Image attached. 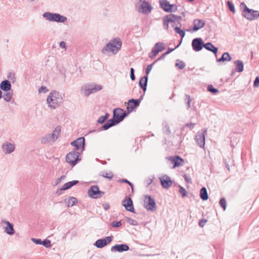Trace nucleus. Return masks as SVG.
<instances>
[{
    "label": "nucleus",
    "instance_id": "nucleus-1",
    "mask_svg": "<svg viewBox=\"0 0 259 259\" xmlns=\"http://www.w3.org/2000/svg\"><path fill=\"white\" fill-rule=\"evenodd\" d=\"M64 96L56 90L52 91L46 100L49 108L55 110L58 108L64 102Z\"/></svg>",
    "mask_w": 259,
    "mask_h": 259
},
{
    "label": "nucleus",
    "instance_id": "nucleus-2",
    "mask_svg": "<svg viewBox=\"0 0 259 259\" xmlns=\"http://www.w3.org/2000/svg\"><path fill=\"white\" fill-rule=\"evenodd\" d=\"M127 115L123 109L121 108H116L113 110V119H109L107 122L102 126L104 130H107L110 127L118 124Z\"/></svg>",
    "mask_w": 259,
    "mask_h": 259
},
{
    "label": "nucleus",
    "instance_id": "nucleus-3",
    "mask_svg": "<svg viewBox=\"0 0 259 259\" xmlns=\"http://www.w3.org/2000/svg\"><path fill=\"white\" fill-rule=\"evenodd\" d=\"M121 46L122 41L121 39L118 37H116L111 39L103 47L102 50V53L106 54L107 52H109L115 54L121 49Z\"/></svg>",
    "mask_w": 259,
    "mask_h": 259
},
{
    "label": "nucleus",
    "instance_id": "nucleus-4",
    "mask_svg": "<svg viewBox=\"0 0 259 259\" xmlns=\"http://www.w3.org/2000/svg\"><path fill=\"white\" fill-rule=\"evenodd\" d=\"M135 9L139 13L148 15L151 12L153 7L147 0H138L135 4Z\"/></svg>",
    "mask_w": 259,
    "mask_h": 259
},
{
    "label": "nucleus",
    "instance_id": "nucleus-5",
    "mask_svg": "<svg viewBox=\"0 0 259 259\" xmlns=\"http://www.w3.org/2000/svg\"><path fill=\"white\" fill-rule=\"evenodd\" d=\"M102 89V85L96 84H88L83 85L80 89L81 94L84 97H88L91 94L95 93Z\"/></svg>",
    "mask_w": 259,
    "mask_h": 259
},
{
    "label": "nucleus",
    "instance_id": "nucleus-6",
    "mask_svg": "<svg viewBox=\"0 0 259 259\" xmlns=\"http://www.w3.org/2000/svg\"><path fill=\"white\" fill-rule=\"evenodd\" d=\"M240 7L243 9L242 15L248 20H253L259 18V11L249 9L245 3H242Z\"/></svg>",
    "mask_w": 259,
    "mask_h": 259
},
{
    "label": "nucleus",
    "instance_id": "nucleus-7",
    "mask_svg": "<svg viewBox=\"0 0 259 259\" xmlns=\"http://www.w3.org/2000/svg\"><path fill=\"white\" fill-rule=\"evenodd\" d=\"M61 131L60 126H57L52 134H47L41 139L42 144H47L55 142L59 137Z\"/></svg>",
    "mask_w": 259,
    "mask_h": 259
},
{
    "label": "nucleus",
    "instance_id": "nucleus-8",
    "mask_svg": "<svg viewBox=\"0 0 259 259\" xmlns=\"http://www.w3.org/2000/svg\"><path fill=\"white\" fill-rule=\"evenodd\" d=\"M80 155V152L72 151L66 155V160L71 166H74L76 164L77 161L80 160L79 158Z\"/></svg>",
    "mask_w": 259,
    "mask_h": 259
},
{
    "label": "nucleus",
    "instance_id": "nucleus-9",
    "mask_svg": "<svg viewBox=\"0 0 259 259\" xmlns=\"http://www.w3.org/2000/svg\"><path fill=\"white\" fill-rule=\"evenodd\" d=\"M144 206L148 210L155 211L156 209V205L154 199L149 195L145 196Z\"/></svg>",
    "mask_w": 259,
    "mask_h": 259
},
{
    "label": "nucleus",
    "instance_id": "nucleus-10",
    "mask_svg": "<svg viewBox=\"0 0 259 259\" xmlns=\"http://www.w3.org/2000/svg\"><path fill=\"white\" fill-rule=\"evenodd\" d=\"M104 193V192L100 191L99 187L97 185L92 186L88 192L89 196L94 199L101 198Z\"/></svg>",
    "mask_w": 259,
    "mask_h": 259
},
{
    "label": "nucleus",
    "instance_id": "nucleus-11",
    "mask_svg": "<svg viewBox=\"0 0 259 259\" xmlns=\"http://www.w3.org/2000/svg\"><path fill=\"white\" fill-rule=\"evenodd\" d=\"M165 48V45L164 43L162 42L156 43L149 55V58L154 59L159 52H162Z\"/></svg>",
    "mask_w": 259,
    "mask_h": 259
},
{
    "label": "nucleus",
    "instance_id": "nucleus-12",
    "mask_svg": "<svg viewBox=\"0 0 259 259\" xmlns=\"http://www.w3.org/2000/svg\"><path fill=\"white\" fill-rule=\"evenodd\" d=\"M84 138L80 137L71 142V145L74 147L73 151L79 152L80 151V153H82L84 149Z\"/></svg>",
    "mask_w": 259,
    "mask_h": 259
},
{
    "label": "nucleus",
    "instance_id": "nucleus-13",
    "mask_svg": "<svg viewBox=\"0 0 259 259\" xmlns=\"http://www.w3.org/2000/svg\"><path fill=\"white\" fill-rule=\"evenodd\" d=\"M161 8L166 12L171 13L177 10V6L170 4L167 0H160Z\"/></svg>",
    "mask_w": 259,
    "mask_h": 259
},
{
    "label": "nucleus",
    "instance_id": "nucleus-14",
    "mask_svg": "<svg viewBox=\"0 0 259 259\" xmlns=\"http://www.w3.org/2000/svg\"><path fill=\"white\" fill-rule=\"evenodd\" d=\"M207 129H203L198 132L195 136V140L197 145L201 148L205 145V135L206 134Z\"/></svg>",
    "mask_w": 259,
    "mask_h": 259
},
{
    "label": "nucleus",
    "instance_id": "nucleus-15",
    "mask_svg": "<svg viewBox=\"0 0 259 259\" xmlns=\"http://www.w3.org/2000/svg\"><path fill=\"white\" fill-rule=\"evenodd\" d=\"M113 239V236H107L103 239L97 240L94 245L99 248H102L105 246L107 244L110 243Z\"/></svg>",
    "mask_w": 259,
    "mask_h": 259
},
{
    "label": "nucleus",
    "instance_id": "nucleus-16",
    "mask_svg": "<svg viewBox=\"0 0 259 259\" xmlns=\"http://www.w3.org/2000/svg\"><path fill=\"white\" fill-rule=\"evenodd\" d=\"M204 45L201 38H194L192 42L193 49L196 52L201 50Z\"/></svg>",
    "mask_w": 259,
    "mask_h": 259
},
{
    "label": "nucleus",
    "instance_id": "nucleus-17",
    "mask_svg": "<svg viewBox=\"0 0 259 259\" xmlns=\"http://www.w3.org/2000/svg\"><path fill=\"white\" fill-rule=\"evenodd\" d=\"M130 249L128 246L125 244H117L112 246L111 248L112 252H121L128 250Z\"/></svg>",
    "mask_w": 259,
    "mask_h": 259
},
{
    "label": "nucleus",
    "instance_id": "nucleus-18",
    "mask_svg": "<svg viewBox=\"0 0 259 259\" xmlns=\"http://www.w3.org/2000/svg\"><path fill=\"white\" fill-rule=\"evenodd\" d=\"M166 17L167 18L168 21L170 22L172 27H175V23L178 22V24L181 26L180 20L182 19V16L175 15L174 14H169L167 15Z\"/></svg>",
    "mask_w": 259,
    "mask_h": 259
},
{
    "label": "nucleus",
    "instance_id": "nucleus-19",
    "mask_svg": "<svg viewBox=\"0 0 259 259\" xmlns=\"http://www.w3.org/2000/svg\"><path fill=\"white\" fill-rule=\"evenodd\" d=\"M2 149L6 154H10L14 151L15 146L12 143L6 142L3 144Z\"/></svg>",
    "mask_w": 259,
    "mask_h": 259
},
{
    "label": "nucleus",
    "instance_id": "nucleus-20",
    "mask_svg": "<svg viewBox=\"0 0 259 259\" xmlns=\"http://www.w3.org/2000/svg\"><path fill=\"white\" fill-rule=\"evenodd\" d=\"M193 24L194 25L193 31H196L205 26V22L203 20L196 19L194 20Z\"/></svg>",
    "mask_w": 259,
    "mask_h": 259
},
{
    "label": "nucleus",
    "instance_id": "nucleus-21",
    "mask_svg": "<svg viewBox=\"0 0 259 259\" xmlns=\"http://www.w3.org/2000/svg\"><path fill=\"white\" fill-rule=\"evenodd\" d=\"M3 223L6 225V227H4L5 232L8 235H13L15 233L13 224L7 221H3Z\"/></svg>",
    "mask_w": 259,
    "mask_h": 259
},
{
    "label": "nucleus",
    "instance_id": "nucleus-22",
    "mask_svg": "<svg viewBox=\"0 0 259 259\" xmlns=\"http://www.w3.org/2000/svg\"><path fill=\"white\" fill-rule=\"evenodd\" d=\"M122 204L126 210L132 212H134L133 201L131 198L123 200L122 202Z\"/></svg>",
    "mask_w": 259,
    "mask_h": 259
},
{
    "label": "nucleus",
    "instance_id": "nucleus-23",
    "mask_svg": "<svg viewBox=\"0 0 259 259\" xmlns=\"http://www.w3.org/2000/svg\"><path fill=\"white\" fill-rule=\"evenodd\" d=\"M141 101V99H130L128 101V106L127 107L128 112L132 111L135 108L139 106Z\"/></svg>",
    "mask_w": 259,
    "mask_h": 259
},
{
    "label": "nucleus",
    "instance_id": "nucleus-24",
    "mask_svg": "<svg viewBox=\"0 0 259 259\" xmlns=\"http://www.w3.org/2000/svg\"><path fill=\"white\" fill-rule=\"evenodd\" d=\"M162 187L165 189L169 188L172 185V182L169 177L164 176L160 179Z\"/></svg>",
    "mask_w": 259,
    "mask_h": 259
},
{
    "label": "nucleus",
    "instance_id": "nucleus-25",
    "mask_svg": "<svg viewBox=\"0 0 259 259\" xmlns=\"http://www.w3.org/2000/svg\"><path fill=\"white\" fill-rule=\"evenodd\" d=\"M58 13H53L50 12H45L42 16L49 21L56 22Z\"/></svg>",
    "mask_w": 259,
    "mask_h": 259
},
{
    "label": "nucleus",
    "instance_id": "nucleus-26",
    "mask_svg": "<svg viewBox=\"0 0 259 259\" xmlns=\"http://www.w3.org/2000/svg\"><path fill=\"white\" fill-rule=\"evenodd\" d=\"M11 84L8 80H5L0 83V89L5 92L11 91Z\"/></svg>",
    "mask_w": 259,
    "mask_h": 259
},
{
    "label": "nucleus",
    "instance_id": "nucleus-27",
    "mask_svg": "<svg viewBox=\"0 0 259 259\" xmlns=\"http://www.w3.org/2000/svg\"><path fill=\"white\" fill-rule=\"evenodd\" d=\"M170 160L174 163V168L182 165L184 160L179 156L171 157Z\"/></svg>",
    "mask_w": 259,
    "mask_h": 259
},
{
    "label": "nucleus",
    "instance_id": "nucleus-28",
    "mask_svg": "<svg viewBox=\"0 0 259 259\" xmlns=\"http://www.w3.org/2000/svg\"><path fill=\"white\" fill-rule=\"evenodd\" d=\"M204 47L208 51L212 52L215 56L218 51V49L214 47L211 42L205 44Z\"/></svg>",
    "mask_w": 259,
    "mask_h": 259
},
{
    "label": "nucleus",
    "instance_id": "nucleus-29",
    "mask_svg": "<svg viewBox=\"0 0 259 259\" xmlns=\"http://www.w3.org/2000/svg\"><path fill=\"white\" fill-rule=\"evenodd\" d=\"M64 202L67 206L69 207L74 205L77 202V200L74 197H69L68 199H65L64 200Z\"/></svg>",
    "mask_w": 259,
    "mask_h": 259
},
{
    "label": "nucleus",
    "instance_id": "nucleus-30",
    "mask_svg": "<svg viewBox=\"0 0 259 259\" xmlns=\"http://www.w3.org/2000/svg\"><path fill=\"white\" fill-rule=\"evenodd\" d=\"M148 76H145L142 77L139 81V85L141 88L145 91L146 90V87L147 85Z\"/></svg>",
    "mask_w": 259,
    "mask_h": 259
},
{
    "label": "nucleus",
    "instance_id": "nucleus-31",
    "mask_svg": "<svg viewBox=\"0 0 259 259\" xmlns=\"http://www.w3.org/2000/svg\"><path fill=\"white\" fill-rule=\"evenodd\" d=\"M235 65V71L241 72L243 70V63L241 60H237L234 62Z\"/></svg>",
    "mask_w": 259,
    "mask_h": 259
},
{
    "label": "nucleus",
    "instance_id": "nucleus-32",
    "mask_svg": "<svg viewBox=\"0 0 259 259\" xmlns=\"http://www.w3.org/2000/svg\"><path fill=\"white\" fill-rule=\"evenodd\" d=\"M232 59L231 57L230 56L229 54L227 52L224 53L221 58L217 60V62H221L224 61H230Z\"/></svg>",
    "mask_w": 259,
    "mask_h": 259
},
{
    "label": "nucleus",
    "instance_id": "nucleus-33",
    "mask_svg": "<svg viewBox=\"0 0 259 259\" xmlns=\"http://www.w3.org/2000/svg\"><path fill=\"white\" fill-rule=\"evenodd\" d=\"M78 183V181L77 180H73L68 183H65L62 187V189L64 190L69 189L72 186Z\"/></svg>",
    "mask_w": 259,
    "mask_h": 259
},
{
    "label": "nucleus",
    "instance_id": "nucleus-34",
    "mask_svg": "<svg viewBox=\"0 0 259 259\" xmlns=\"http://www.w3.org/2000/svg\"><path fill=\"white\" fill-rule=\"evenodd\" d=\"M200 196L202 200H206L208 199V194L206 188L202 187L200 190Z\"/></svg>",
    "mask_w": 259,
    "mask_h": 259
},
{
    "label": "nucleus",
    "instance_id": "nucleus-35",
    "mask_svg": "<svg viewBox=\"0 0 259 259\" xmlns=\"http://www.w3.org/2000/svg\"><path fill=\"white\" fill-rule=\"evenodd\" d=\"M13 95V93L12 91H8L6 93L4 94V96L2 97L5 101L7 102H9L11 100V98Z\"/></svg>",
    "mask_w": 259,
    "mask_h": 259
},
{
    "label": "nucleus",
    "instance_id": "nucleus-36",
    "mask_svg": "<svg viewBox=\"0 0 259 259\" xmlns=\"http://www.w3.org/2000/svg\"><path fill=\"white\" fill-rule=\"evenodd\" d=\"M163 125V132L166 135H169L170 134V130L169 127L166 122L164 121L162 123Z\"/></svg>",
    "mask_w": 259,
    "mask_h": 259
},
{
    "label": "nucleus",
    "instance_id": "nucleus-37",
    "mask_svg": "<svg viewBox=\"0 0 259 259\" xmlns=\"http://www.w3.org/2000/svg\"><path fill=\"white\" fill-rule=\"evenodd\" d=\"M174 29L175 31V32L177 33H178L180 35V36L182 37V38H183L185 35V32L181 30L180 27H179L178 26L174 27Z\"/></svg>",
    "mask_w": 259,
    "mask_h": 259
},
{
    "label": "nucleus",
    "instance_id": "nucleus-38",
    "mask_svg": "<svg viewBox=\"0 0 259 259\" xmlns=\"http://www.w3.org/2000/svg\"><path fill=\"white\" fill-rule=\"evenodd\" d=\"M67 20V18L59 14H57L56 22L64 23Z\"/></svg>",
    "mask_w": 259,
    "mask_h": 259
},
{
    "label": "nucleus",
    "instance_id": "nucleus-39",
    "mask_svg": "<svg viewBox=\"0 0 259 259\" xmlns=\"http://www.w3.org/2000/svg\"><path fill=\"white\" fill-rule=\"evenodd\" d=\"M176 66L178 67L180 69H183L185 66V64L183 61L180 60H177L176 63Z\"/></svg>",
    "mask_w": 259,
    "mask_h": 259
},
{
    "label": "nucleus",
    "instance_id": "nucleus-40",
    "mask_svg": "<svg viewBox=\"0 0 259 259\" xmlns=\"http://www.w3.org/2000/svg\"><path fill=\"white\" fill-rule=\"evenodd\" d=\"M219 204L223 208V210H225L226 209V201L225 198L223 197L220 199Z\"/></svg>",
    "mask_w": 259,
    "mask_h": 259
},
{
    "label": "nucleus",
    "instance_id": "nucleus-41",
    "mask_svg": "<svg viewBox=\"0 0 259 259\" xmlns=\"http://www.w3.org/2000/svg\"><path fill=\"white\" fill-rule=\"evenodd\" d=\"M102 176L110 180L113 178V174L112 172H109V173L107 172H103Z\"/></svg>",
    "mask_w": 259,
    "mask_h": 259
},
{
    "label": "nucleus",
    "instance_id": "nucleus-42",
    "mask_svg": "<svg viewBox=\"0 0 259 259\" xmlns=\"http://www.w3.org/2000/svg\"><path fill=\"white\" fill-rule=\"evenodd\" d=\"M227 3V5L228 6V8L229 9V10L231 12H232L233 13H235V7H234L233 4L232 2H231L230 1H228Z\"/></svg>",
    "mask_w": 259,
    "mask_h": 259
},
{
    "label": "nucleus",
    "instance_id": "nucleus-43",
    "mask_svg": "<svg viewBox=\"0 0 259 259\" xmlns=\"http://www.w3.org/2000/svg\"><path fill=\"white\" fill-rule=\"evenodd\" d=\"M207 90L213 93V94H216L219 92V91L218 89L213 88V87L212 85H208L207 87Z\"/></svg>",
    "mask_w": 259,
    "mask_h": 259
},
{
    "label": "nucleus",
    "instance_id": "nucleus-44",
    "mask_svg": "<svg viewBox=\"0 0 259 259\" xmlns=\"http://www.w3.org/2000/svg\"><path fill=\"white\" fill-rule=\"evenodd\" d=\"M179 192L183 197H185L187 195V191L182 186H179Z\"/></svg>",
    "mask_w": 259,
    "mask_h": 259
},
{
    "label": "nucleus",
    "instance_id": "nucleus-45",
    "mask_svg": "<svg viewBox=\"0 0 259 259\" xmlns=\"http://www.w3.org/2000/svg\"><path fill=\"white\" fill-rule=\"evenodd\" d=\"M185 101H187L186 105L187 109H189L190 107V103L191 102V99L189 95H185Z\"/></svg>",
    "mask_w": 259,
    "mask_h": 259
},
{
    "label": "nucleus",
    "instance_id": "nucleus-46",
    "mask_svg": "<svg viewBox=\"0 0 259 259\" xmlns=\"http://www.w3.org/2000/svg\"><path fill=\"white\" fill-rule=\"evenodd\" d=\"M121 221H120L118 222L113 221L111 225L113 227L117 228L121 226Z\"/></svg>",
    "mask_w": 259,
    "mask_h": 259
},
{
    "label": "nucleus",
    "instance_id": "nucleus-47",
    "mask_svg": "<svg viewBox=\"0 0 259 259\" xmlns=\"http://www.w3.org/2000/svg\"><path fill=\"white\" fill-rule=\"evenodd\" d=\"M127 223L133 226H137L138 224L137 221L131 218H127Z\"/></svg>",
    "mask_w": 259,
    "mask_h": 259
},
{
    "label": "nucleus",
    "instance_id": "nucleus-48",
    "mask_svg": "<svg viewBox=\"0 0 259 259\" xmlns=\"http://www.w3.org/2000/svg\"><path fill=\"white\" fill-rule=\"evenodd\" d=\"M170 23L169 21H168L167 18L165 17L163 19V25L165 29L167 30L168 29V24Z\"/></svg>",
    "mask_w": 259,
    "mask_h": 259
},
{
    "label": "nucleus",
    "instance_id": "nucleus-49",
    "mask_svg": "<svg viewBox=\"0 0 259 259\" xmlns=\"http://www.w3.org/2000/svg\"><path fill=\"white\" fill-rule=\"evenodd\" d=\"M8 78L11 80L13 82L15 81V74L12 72L9 73L8 75Z\"/></svg>",
    "mask_w": 259,
    "mask_h": 259
},
{
    "label": "nucleus",
    "instance_id": "nucleus-50",
    "mask_svg": "<svg viewBox=\"0 0 259 259\" xmlns=\"http://www.w3.org/2000/svg\"><path fill=\"white\" fill-rule=\"evenodd\" d=\"M154 63H155V62H154L153 64H150L147 66V67L146 69V76H148V75L150 72L151 70H152L153 66Z\"/></svg>",
    "mask_w": 259,
    "mask_h": 259
},
{
    "label": "nucleus",
    "instance_id": "nucleus-51",
    "mask_svg": "<svg viewBox=\"0 0 259 259\" xmlns=\"http://www.w3.org/2000/svg\"><path fill=\"white\" fill-rule=\"evenodd\" d=\"M41 244L46 247H49L51 246V241L49 240L46 239L42 241Z\"/></svg>",
    "mask_w": 259,
    "mask_h": 259
},
{
    "label": "nucleus",
    "instance_id": "nucleus-52",
    "mask_svg": "<svg viewBox=\"0 0 259 259\" xmlns=\"http://www.w3.org/2000/svg\"><path fill=\"white\" fill-rule=\"evenodd\" d=\"M48 91H49L48 89L45 86H41L39 89V90H38V92L39 93H47Z\"/></svg>",
    "mask_w": 259,
    "mask_h": 259
},
{
    "label": "nucleus",
    "instance_id": "nucleus-53",
    "mask_svg": "<svg viewBox=\"0 0 259 259\" xmlns=\"http://www.w3.org/2000/svg\"><path fill=\"white\" fill-rule=\"evenodd\" d=\"M130 76L132 80H135L136 77L134 74V69L133 68H131L130 69Z\"/></svg>",
    "mask_w": 259,
    "mask_h": 259
},
{
    "label": "nucleus",
    "instance_id": "nucleus-54",
    "mask_svg": "<svg viewBox=\"0 0 259 259\" xmlns=\"http://www.w3.org/2000/svg\"><path fill=\"white\" fill-rule=\"evenodd\" d=\"M181 44V41L174 49H171V48H168L167 51L166 52H165L166 54L168 55V54H169L170 53H171V52L174 51L176 49L178 48L180 46Z\"/></svg>",
    "mask_w": 259,
    "mask_h": 259
},
{
    "label": "nucleus",
    "instance_id": "nucleus-55",
    "mask_svg": "<svg viewBox=\"0 0 259 259\" xmlns=\"http://www.w3.org/2000/svg\"><path fill=\"white\" fill-rule=\"evenodd\" d=\"M253 85L254 87H259V77H256L254 81Z\"/></svg>",
    "mask_w": 259,
    "mask_h": 259
},
{
    "label": "nucleus",
    "instance_id": "nucleus-56",
    "mask_svg": "<svg viewBox=\"0 0 259 259\" xmlns=\"http://www.w3.org/2000/svg\"><path fill=\"white\" fill-rule=\"evenodd\" d=\"M31 240L37 244H41L42 241L40 239L32 238Z\"/></svg>",
    "mask_w": 259,
    "mask_h": 259
},
{
    "label": "nucleus",
    "instance_id": "nucleus-57",
    "mask_svg": "<svg viewBox=\"0 0 259 259\" xmlns=\"http://www.w3.org/2000/svg\"><path fill=\"white\" fill-rule=\"evenodd\" d=\"M184 178L187 183H191V179L190 176L185 174L184 175Z\"/></svg>",
    "mask_w": 259,
    "mask_h": 259
},
{
    "label": "nucleus",
    "instance_id": "nucleus-58",
    "mask_svg": "<svg viewBox=\"0 0 259 259\" xmlns=\"http://www.w3.org/2000/svg\"><path fill=\"white\" fill-rule=\"evenodd\" d=\"M206 222H207V221L205 219L201 220L199 222V226L201 227H203L204 226V225Z\"/></svg>",
    "mask_w": 259,
    "mask_h": 259
},
{
    "label": "nucleus",
    "instance_id": "nucleus-59",
    "mask_svg": "<svg viewBox=\"0 0 259 259\" xmlns=\"http://www.w3.org/2000/svg\"><path fill=\"white\" fill-rule=\"evenodd\" d=\"M102 206L104 209L106 210L109 209L110 208V205L108 203H104L103 204Z\"/></svg>",
    "mask_w": 259,
    "mask_h": 259
},
{
    "label": "nucleus",
    "instance_id": "nucleus-60",
    "mask_svg": "<svg viewBox=\"0 0 259 259\" xmlns=\"http://www.w3.org/2000/svg\"><path fill=\"white\" fill-rule=\"evenodd\" d=\"M105 120H106L105 119V118H103V117L102 116H101V117H100L99 118L97 121L99 123H103Z\"/></svg>",
    "mask_w": 259,
    "mask_h": 259
},
{
    "label": "nucleus",
    "instance_id": "nucleus-61",
    "mask_svg": "<svg viewBox=\"0 0 259 259\" xmlns=\"http://www.w3.org/2000/svg\"><path fill=\"white\" fill-rule=\"evenodd\" d=\"M120 181L121 182H124V183H127L133 188V184H132V183H131L130 182H129L126 179H123V180H121Z\"/></svg>",
    "mask_w": 259,
    "mask_h": 259
},
{
    "label": "nucleus",
    "instance_id": "nucleus-62",
    "mask_svg": "<svg viewBox=\"0 0 259 259\" xmlns=\"http://www.w3.org/2000/svg\"><path fill=\"white\" fill-rule=\"evenodd\" d=\"M167 55V54H166L165 53H163L160 57H159L154 62L155 63L156 62L159 61V60H162Z\"/></svg>",
    "mask_w": 259,
    "mask_h": 259
},
{
    "label": "nucleus",
    "instance_id": "nucleus-63",
    "mask_svg": "<svg viewBox=\"0 0 259 259\" xmlns=\"http://www.w3.org/2000/svg\"><path fill=\"white\" fill-rule=\"evenodd\" d=\"M224 162L225 163V167L228 169V170H230V168L229 163L226 161V159L224 160Z\"/></svg>",
    "mask_w": 259,
    "mask_h": 259
},
{
    "label": "nucleus",
    "instance_id": "nucleus-64",
    "mask_svg": "<svg viewBox=\"0 0 259 259\" xmlns=\"http://www.w3.org/2000/svg\"><path fill=\"white\" fill-rule=\"evenodd\" d=\"M60 47L61 48L65 49V48H66V43L64 41H61L60 43Z\"/></svg>",
    "mask_w": 259,
    "mask_h": 259
}]
</instances>
